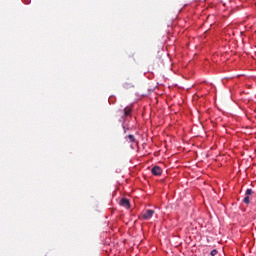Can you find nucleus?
I'll return each instance as SVG.
<instances>
[{
  "mask_svg": "<svg viewBox=\"0 0 256 256\" xmlns=\"http://www.w3.org/2000/svg\"><path fill=\"white\" fill-rule=\"evenodd\" d=\"M151 173H152V175H155L156 177H160V175L163 174V169H161V167H159V166H154L151 169Z\"/></svg>",
  "mask_w": 256,
  "mask_h": 256,
  "instance_id": "f257e3e1",
  "label": "nucleus"
},
{
  "mask_svg": "<svg viewBox=\"0 0 256 256\" xmlns=\"http://www.w3.org/2000/svg\"><path fill=\"white\" fill-rule=\"evenodd\" d=\"M153 215H155V210H146L142 214V217H143V219H145L147 221V220L151 219V217H153Z\"/></svg>",
  "mask_w": 256,
  "mask_h": 256,
  "instance_id": "f03ea898",
  "label": "nucleus"
},
{
  "mask_svg": "<svg viewBox=\"0 0 256 256\" xmlns=\"http://www.w3.org/2000/svg\"><path fill=\"white\" fill-rule=\"evenodd\" d=\"M120 205H121V207H125L126 209H129V207H131V203L129 202V199H127V198H122L120 200Z\"/></svg>",
  "mask_w": 256,
  "mask_h": 256,
  "instance_id": "7ed1b4c3",
  "label": "nucleus"
},
{
  "mask_svg": "<svg viewBox=\"0 0 256 256\" xmlns=\"http://www.w3.org/2000/svg\"><path fill=\"white\" fill-rule=\"evenodd\" d=\"M125 139L126 141H128V143H137V139H135V136L133 134L125 136Z\"/></svg>",
  "mask_w": 256,
  "mask_h": 256,
  "instance_id": "20e7f679",
  "label": "nucleus"
},
{
  "mask_svg": "<svg viewBox=\"0 0 256 256\" xmlns=\"http://www.w3.org/2000/svg\"><path fill=\"white\" fill-rule=\"evenodd\" d=\"M123 87L124 89H131V87H135V84L133 82H124Z\"/></svg>",
  "mask_w": 256,
  "mask_h": 256,
  "instance_id": "39448f33",
  "label": "nucleus"
},
{
  "mask_svg": "<svg viewBox=\"0 0 256 256\" xmlns=\"http://www.w3.org/2000/svg\"><path fill=\"white\" fill-rule=\"evenodd\" d=\"M131 111H132L131 107H126L124 109V117H129L131 115Z\"/></svg>",
  "mask_w": 256,
  "mask_h": 256,
  "instance_id": "423d86ee",
  "label": "nucleus"
},
{
  "mask_svg": "<svg viewBox=\"0 0 256 256\" xmlns=\"http://www.w3.org/2000/svg\"><path fill=\"white\" fill-rule=\"evenodd\" d=\"M243 202H244L246 205H249V203H250L249 196H246V197L244 198Z\"/></svg>",
  "mask_w": 256,
  "mask_h": 256,
  "instance_id": "0eeeda50",
  "label": "nucleus"
},
{
  "mask_svg": "<svg viewBox=\"0 0 256 256\" xmlns=\"http://www.w3.org/2000/svg\"><path fill=\"white\" fill-rule=\"evenodd\" d=\"M253 193V190L252 189H247L246 190V195L247 197H249V195H251Z\"/></svg>",
  "mask_w": 256,
  "mask_h": 256,
  "instance_id": "6e6552de",
  "label": "nucleus"
},
{
  "mask_svg": "<svg viewBox=\"0 0 256 256\" xmlns=\"http://www.w3.org/2000/svg\"><path fill=\"white\" fill-rule=\"evenodd\" d=\"M210 255H211V256L217 255V249L212 250V251L210 252Z\"/></svg>",
  "mask_w": 256,
  "mask_h": 256,
  "instance_id": "1a4fd4ad",
  "label": "nucleus"
}]
</instances>
